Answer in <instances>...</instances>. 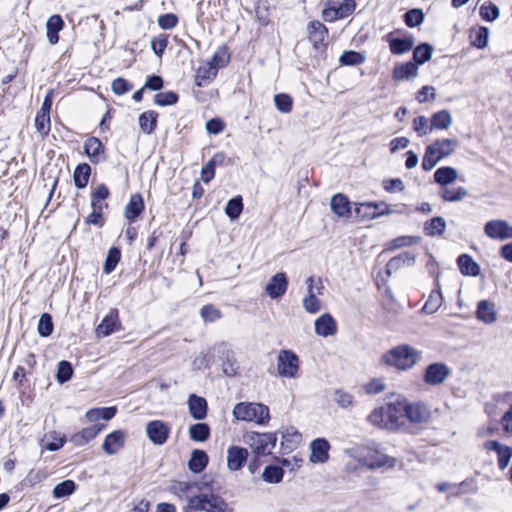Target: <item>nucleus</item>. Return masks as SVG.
I'll return each mask as SVG.
<instances>
[{
  "label": "nucleus",
  "mask_w": 512,
  "mask_h": 512,
  "mask_svg": "<svg viewBox=\"0 0 512 512\" xmlns=\"http://www.w3.org/2000/svg\"><path fill=\"white\" fill-rule=\"evenodd\" d=\"M422 359V352L407 344L393 347L385 352L381 360L384 364L399 371H408Z\"/></svg>",
  "instance_id": "f257e3e1"
},
{
  "label": "nucleus",
  "mask_w": 512,
  "mask_h": 512,
  "mask_svg": "<svg viewBox=\"0 0 512 512\" xmlns=\"http://www.w3.org/2000/svg\"><path fill=\"white\" fill-rule=\"evenodd\" d=\"M402 411V400H396L395 402L374 409L367 419L373 426L395 430L403 424Z\"/></svg>",
  "instance_id": "f03ea898"
},
{
  "label": "nucleus",
  "mask_w": 512,
  "mask_h": 512,
  "mask_svg": "<svg viewBox=\"0 0 512 512\" xmlns=\"http://www.w3.org/2000/svg\"><path fill=\"white\" fill-rule=\"evenodd\" d=\"M459 147L456 138L437 139L429 144L422 158V169L431 171L442 159L451 156Z\"/></svg>",
  "instance_id": "7ed1b4c3"
},
{
  "label": "nucleus",
  "mask_w": 512,
  "mask_h": 512,
  "mask_svg": "<svg viewBox=\"0 0 512 512\" xmlns=\"http://www.w3.org/2000/svg\"><path fill=\"white\" fill-rule=\"evenodd\" d=\"M232 414L238 421L254 422L258 425H266L270 420L269 408L261 403L240 402L234 406Z\"/></svg>",
  "instance_id": "20e7f679"
},
{
  "label": "nucleus",
  "mask_w": 512,
  "mask_h": 512,
  "mask_svg": "<svg viewBox=\"0 0 512 512\" xmlns=\"http://www.w3.org/2000/svg\"><path fill=\"white\" fill-rule=\"evenodd\" d=\"M357 461L358 464H355L352 461L347 462L346 469L348 471H354L358 467H366L370 470L381 468L392 469L397 464V459L395 457H392L379 449H370L367 455L360 457Z\"/></svg>",
  "instance_id": "39448f33"
},
{
  "label": "nucleus",
  "mask_w": 512,
  "mask_h": 512,
  "mask_svg": "<svg viewBox=\"0 0 512 512\" xmlns=\"http://www.w3.org/2000/svg\"><path fill=\"white\" fill-rule=\"evenodd\" d=\"M185 509L205 512H233L228 503L221 496L214 493H199L197 497L190 499Z\"/></svg>",
  "instance_id": "423d86ee"
},
{
  "label": "nucleus",
  "mask_w": 512,
  "mask_h": 512,
  "mask_svg": "<svg viewBox=\"0 0 512 512\" xmlns=\"http://www.w3.org/2000/svg\"><path fill=\"white\" fill-rule=\"evenodd\" d=\"M244 442L256 456L271 454L277 442V434L272 432H249L244 435Z\"/></svg>",
  "instance_id": "0eeeda50"
},
{
  "label": "nucleus",
  "mask_w": 512,
  "mask_h": 512,
  "mask_svg": "<svg viewBox=\"0 0 512 512\" xmlns=\"http://www.w3.org/2000/svg\"><path fill=\"white\" fill-rule=\"evenodd\" d=\"M405 210V205H401L400 209L395 210L384 201L359 203L356 204L354 208L356 216L362 221L372 220L382 215H389L394 212L402 213Z\"/></svg>",
  "instance_id": "6e6552de"
},
{
  "label": "nucleus",
  "mask_w": 512,
  "mask_h": 512,
  "mask_svg": "<svg viewBox=\"0 0 512 512\" xmlns=\"http://www.w3.org/2000/svg\"><path fill=\"white\" fill-rule=\"evenodd\" d=\"M300 359L297 354L289 349L280 350L277 356V374L280 377L295 379L300 371Z\"/></svg>",
  "instance_id": "1a4fd4ad"
},
{
  "label": "nucleus",
  "mask_w": 512,
  "mask_h": 512,
  "mask_svg": "<svg viewBox=\"0 0 512 512\" xmlns=\"http://www.w3.org/2000/svg\"><path fill=\"white\" fill-rule=\"evenodd\" d=\"M306 284L307 294L302 300L303 308L307 313L316 314L321 310V301L318 296L322 295L324 286L320 279L315 281L313 277L307 278Z\"/></svg>",
  "instance_id": "9d476101"
},
{
  "label": "nucleus",
  "mask_w": 512,
  "mask_h": 512,
  "mask_svg": "<svg viewBox=\"0 0 512 512\" xmlns=\"http://www.w3.org/2000/svg\"><path fill=\"white\" fill-rule=\"evenodd\" d=\"M451 374L449 366L443 362L429 364L424 371L423 381L429 386L443 384Z\"/></svg>",
  "instance_id": "9b49d317"
},
{
  "label": "nucleus",
  "mask_w": 512,
  "mask_h": 512,
  "mask_svg": "<svg viewBox=\"0 0 512 512\" xmlns=\"http://www.w3.org/2000/svg\"><path fill=\"white\" fill-rule=\"evenodd\" d=\"M402 407L403 418L406 417L413 424H423L430 419V410L423 403H409L406 400H402Z\"/></svg>",
  "instance_id": "f8f14e48"
},
{
  "label": "nucleus",
  "mask_w": 512,
  "mask_h": 512,
  "mask_svg": "<svg viewBox=\"0 0 512 512\" xmlns=\"http://www.w3.org/2000/svg\"><path fill=\"white\" fill-rule=\"evenodd\" d=\"M484 233L493 240L512 239V225L502 219L490 220L484 225Z\"/></svg>",
  "instance_id": "ddd939ff"
},
{
  "label": "nucleus",
  "mask_w": 512,
  "mask_h": 512,
  "mask_svg": "<svg viewBox=\"0 0 512 512\" xmlns=\"http://www.w3.org/2000/svg\"><path fill=\"white\" fill-rule=\"evenodd\" d=\"M128 433L125 430H114L107 434L102 443V450L105 454L112 456L118 454L126 444Z\"/></svg>",
  "instance_id": "4468645a"
},
{
  "label": "nucleus",
  "mask_w": 512,
  "mask_h": 512,
  "mask_svg": "<svg viewBox=\"0 0 512 512\" xmlns=\"http://www.w3.org/2000/svg\"><path fill=\"white\" fill-rule=\"evenodd\" d=\"M486 451H493L497 455V464L500 470H505L512 458V447L497 440H488L483 443Z\"/></svg>",
  "instance_id": "2eb2a0df"
},
{
  "label": "nucleus",
  "mask_w": 512,
  "mask_h": 512,
  "mask_svg": "<svg viewBox=\"0 0 512 512\" xmlns=\"http://www.w3.org/2000/svg\"><path fill=\"white\" fill-rule=\"evenodd\" d=\"M146 434L153 444L163 445L169 438L170 426L161 420H153L147 423Z\"/></svg>",
  "instance_id": "dca6fc26"
},
{
  "label": "nucleus",
  "mask_w": 512,
  "mask_h": 512,
  "mask_svg": "<svg viewBox=\"0 0 512 512\" xmlns=\"http://www.w3.org/2000/svg\"><path fill=\"white\" fill-rule=\"evenodd\" d=\"M213 350L222 359V371L225 375L232 377L237 374L238 366L232 349L225 343L213 347Z\"/></svg>",
  "instance_id": "f3484780"
},
{
  "label": "nucleus",
  "mask_w": 512,
  "mask_h": 512,
  "mask_svg": "<svg viewBox=\"0 0 512 512\" xmlns=\"http://www.w3.org/2000/svg\"><path fill=\"white\" fill-rule=\"evenodd\" d=\"M120 329L119 312L117 309H111L96 327L95 332L98 337H107Z\"/></svg>",
  "instance_id": "a211bd4d"
},
{
  "label": "nucleus",
  "mask_w": 512,
  "mask_h": 512,
  "mask_svg": "<svg viewBox=\"0 0 512 512\" xmlns=\"http://www.w3.org/2000/svg\"><path fill=\"white\" fill-rule=\"evenodd\" d=\"M288 288V279L285 273L279 272L271 277L265 287V292L271 299L282 297Z\"/></svg>",
  "instance_id": "6ab92c4d"
},
{
  "label": "nucleus",
  "mask_w": 512,
  "mask_h": 512,
  "mask_svg": "<svg viewBox=\"0 0 512 512\" xmlns=\"http://www.w3.org/2000/svg\"><path fill=\"white\" fill-rule=\"evenodd\" d=\"M314 329L318 336L326 338L337 333L338 325L331 314L324 313L315 320Z\"/></svg>",
  "instance_id": "aec40b11"
},
{
  "label": "nucleus",
  "mask_w": 512,
  "mask_h": 512,
  "mask_svg": "<svg viewBox=\"0 0 512 512\" xmlns=\"http://www.w3.org/2000/svg\"><path fill=\"white\" fill-rule=\"evenodd\" d=\"M249 452L246 448L230 446L227 449V468L230 471H238L245 465Z\"/></svg>",
  "instance_id": "412c9836"
},
{
  "label": "nucleus",
  "mask_w": 512,
  "mask_h": 512,
  "mask_svg": "<svg viewBox=\"0 0 512 512\" xmlns=\"http://www.w3.org/2000/svg\"><path fill=\"white\" fill-rule=\"evenodd\" d=\"M330 444L324 438H317L310 444V461L312 463H325L329 458Z\"/></svg>",
  "instance_id": "4be33fe9"
},
{
  "label": "nucleus",
  "mask_w": 512,
  "mask_h": 512,
  "mask_svg": "<svg viewBox=\"0 0 512 512\" xmlns=\"http://www.w3.org/2000/svg\"><path fill=\"white\" fill-rule=\"evenodd\" d=\"M104 427L105 425L103 424H94L92 426L83 428L81 431L71 436L70 442L78 447L84 446L96 438Z\"/></svg>",
  "instance_id": "5701e85b"
},
{
  "label": "nucleus",
  "mask_w": 512,
  "mask_h": 512,
  "mask_svg": "<svg viewBox=\"0 0 512 512\" xmlns=\"http://www.w3.org/2000/svg\"><path fill=\"white\" fill-rule=\"evenodd\" d=\"M330 207L333 213L342 219H348L352 214V208L349 199L341 193H338L331 198Z\"/></svg>",
  "instance_id": "b1692460"
},
{
  "label": "nucleus",
  "mask_w": 512,
  "mask_h": 512,
  "mask_svg": "<svg viewBox=\"0 0 512 512\" xmlns=\"http://www.w3.org/2000/svg\"><path fill=\"white\" fill-rule=\"evenodd\" d=\"M189 413L195 420H203L207 416L208 404L205 398L196 394H191L188 397Z\"/></svg>",
  "instance_id": "393cba45"
},
{
  "label": "nucleus",
  "mask_w": 512,
  "mask_h": 512,
  "mask_svg": "<svg viewBox=\"0 0 512 512\" xmlns=\"http://www.w3.org/2000/svg\"><path fill=\"white\" fill-rule=\"evenodd\" d=\"M308 34L314 48L320 49L324 46V41L328 37V29L319 21H311L308 24Z\"/></svg>",
  "instance_id": "a878e982"
},
{
  "label": "nucleus",
  "mask_w": 512,
  "mask_h": 512,
  "mask_svg": "<svg viewBox=\"0 0 512 512\" xmlns=\"http://www.w3.org/2000/svg\"><path fill=\"white\" fill-rule=\"evenodd\" d=\"M196 489H198V486L195 483L184 481H174L169 488L170 492L179 499L187 500V505L191 498L197 497Z\"/></svg>",
  "instance_id": "bb28decb"
},
{
  "label": "nucleus",
  "mask_w": 512,
  "mask_h": 512,
  "mask_svg": "<svg viewBox=\"0 0 512 512\" xmlns=\"http://www.w3.org/2000/svg\"><path fill=\"white\" fill-rule=\"evenodd\" d=\"M476 317L485 324H493L497 321L495 304L489 300H481L477 304Z\"/></svg>",
  "instance_id": "cd10ccee"
},
{
  "label": "nucleus",
  "mask_w": 512,
  "mask_h": 512,
  "mask_svg": "<svg viewBox=\"0 0 512 512\" xmlns=\"http://www.w3.org/2000/svg\"><path fill=\"white\" fill-rule=\"evenodd\" d=\"M281 446L284 450H294L302 441L301 433L294 427H285L281 431Z\"/></svg>",
  "instance_id": "c85d7f7f"
},
{
  "label": "nucleus",
  "mask_w": 512,
  "mask_h": 512,
  "mask_svg": "<svg viewBox=\"0 0 512 512\" xmlns=\"http://www.w3.org/2000/svg\"><path fill=\"white\" fill-rule=\"evenodd\" d=\"M418 75V66L413 61H408L395 65L393 69V79L403 81L414 78Z\"/></svg>",
  "instance_id": "c756f323"
},
{
  "label": "nucleus",
  "mask_w": 512,
  "mask_h": 512,
  "mask_svg": "<svg viewBox=\"0 0 512 512\" xmlns=\"http://www.w3.org/2000/svg\"><path fill=\"white\" fill-rule=\"evenodd\" d=\"M458 178V172L451 166H443L434 172V181L441 188L453 184Z\"/></svg>",
  "instance_id": "7c9ffc66"
},
{
  "label": "nucleus",
  "mask_w": 512,
  "mask_h": 512,
  "mask_svg": "<svg viewBox=\"0 0 512 512\" xmlns=\"http://www.w3.org/2000/svg\"><path fill=\"white\" fill-rule=\"evenodd\" d=\"M457 265L460 272L465 276L476 277L481 272L479 264L468 254L458 256Z\"/></svg>",
  "instance_id": "2f4dec72"
},
{
  "label": "nucleus",
  "mask_w": 512,
  "mask_h": 512,
  "mask_svg": "<svg viewBox=\"0 0 512 512\" xmlns=\"http://www.w3.org/2000/svg\"><path fill=\"white\" fill-rule=\"evenodd\" d=\"M84 151L91 162L98 163L104 154V146L100 139L89 137L84 143Z\"/></svg>",
  "instance_id": "473e14b6"
},
{
  "label": "nucleus",
  "mask_w": 512,
  "mask_h": 512,
  "mask_svg": "<svg viewBox=\"0 0 512 512\" xmlns=\"http://www.w3.org/2000/svg\"><path fill=\"white\" fill-rule=\"evenodd\" d=\"M389 48L392 54L401 55L409 52L414 46V39L412 37L393 38L387 36Z\"/></svg>",
  "instance_id": "72a5a7b5"
},
{
  "label": "nucleus",
  "mask_w": 512,
  "mask_h": 512,
  "mask_svg": "<svg viewBox=\"0 0 512 512\" xmlns=\"http://www.w3.org/2000/svg\"><path fill=\"white\" fill-rule=\"evenodd\" d=\"M489 29L484 26L472 27L469 30L470 44L477 49H484L488 44Z\"/></svg>",
  "instance_id": "f704fd0d"
},
{
  "label": "nucleus",
  "mask_w": 512,
  "mask_h": 512,
  "mask_svg": "<svg viewBox=\"0 0 512 512\" xmlns=\"http://www.w3.org/2000/svg\"><path fill=\"white\" fill-rule=\"evenodd\" d=\"M144 210V201L140 194L136 193L130 197L125 206V217L130 221H135Z\"/></svg>",
  "instance_id": "c9c22d12"
},
{
  "label": "nucleus",
  "mask_w": 512,
  "mask_h": 512,
  "mask_svg": "<svg viewBox=\"0 0 512 512\" xmlns=\"http://www.w3.org/2000/svg\"><path fill=\"white\" fill-rule=\"evenodd\" d=\"M209 457L203 450L194 449L188 462V467L193 473H201L208 465Z\"/></svg>",
  "instance_id": "e433bc0d"
},
{
  "label": "nucleus",
  "mask_w": 512,
  "mask_h": 512,
  "mask_svg": "<svg viewBox=\"0 0 512 512\" xmlns=\"http://www.w3.org/2000/svg\"><path fill=\"white\" fill-rule=\"evenodd\" d=\"M218 69L210 61L203 63L196 73V84L203 86L213 80L217 75Z\"/></svg>",
  "instance_id": "4c0bfd02"
},
{
  "label": "nucleus",
  "mask_w": 512,
  "mask_h": 512,
  "mask_svg": "<svg viewBox=\"0 0 512 512\" xmlns=\"http://www.w3.org/2000/svg\"><path fill=\"white\" fill-rule=\"evenodd\" d=\"M430 121L433 130H447L452 125L453 118L448 110H441L435 112Z\"/></svg>",
  "instance_id": "58836bf2"
},
{
  "label": "nucleus",
  "mask_w": 512,
  "mask_h": 512,
  "mask_svg": "<svg viewBox=\"0 0 512 512\" xmlns=\"http://www.w3.org/2000/svg\"><path fill=\"white\" fill-rule=\"evenodd\" d=\"M116 412H117V410L115 407L92 408L86 412V418L90 422H96L100 419H104V420L108 421V420H111L115 416Z\"/></svg>",
  "instance_id": "ea45409f"
},
{
  "label": "nucleus",
  "mask_w": 512,
  "mask_h": 512,
  "mask_svg": "<svg viewBox=\"0 0 512 512\" xmlns=\"http://www.w3.org/2000/svg\"><path fill=\"white\" fill-rule=\"evenodd\" d=\"M91 175V167L87 163L79 164L74 171L73 179L75 186L83 189L87 186Z\"/></svg>",
  "instance_id": "a19ab883"
},
{
  "label": "nucleus",
  "mask_w": 512,
  "mask_h": 512,
  "mask_svg": "<svg viewBox=\"0 0 512 512\" xmlns=\"http://www.w3.org/2000/svg\"><path fill=\"white\" fill-rule=\"evenodd\" d=\"M158 114L155 111L149 110L142 113L139 117V125L142 132L151 134L157 126Z\"/></svg>",
  "instance_id": "79ce46f5"
},
{
  "label": "nucleus",
  "mask_w": 512,
  "mask_h": 512,
  "mask_svg": "<svg viewBox=\"0 0 512 512\" xmlns=\"http://www.w3.org/2000/svg\"><path fill=\"white\" fill-rule=\"evenodd\" d=\"M443 303V296L439 288H436L431 291L427 301L425 302L422 310L426 314L435 313Z\"/></svg>",
  "instance_id": "37998d69"
},
{
  "label": "nucleus",
  "mask_w": 512,
  "mask_h": 512,
  "mask_svg": "<svg viewBox=\"0 0 512 512\" xmlns=\"http://www.w3.org/2000/svg\"><path fill=\"white\" fill-rule=\"evenodd\" d=\"M439 195L445 202H457L467 196V190L464 187L449 188L447 186L440 189Z\"/></svg>",
  "instance_id": "c03bdc74"
},
{
  "label": "nucleus",
  "mask_w": 512,
  "mask_h": 512,
  "mask_svg": "<svg viewBox=\"0 0 512 512\" xmlns=\"http://www.w3.org/2000/svg\"><path fill=\"white\" fill-rule=\"evenodd\" d=\"M189 437L195 442H205L210 437V427L206 423H196L189 428Z\"/></svg>",
  "instance_id": "a18cd8bd"
},
{
  "label": "nucleus",
  "mask_w": 512,
  "mask_h": 512,
  "mask_svg": "<svg viewBox=\"0 0 512 512\" xmlns=\"http://www.w3.org/2000/svg\"><path fill=\"white\" fill-rule=\"evenodd\" d=\"M446 229V222L442 217H434L427 221L424 226V231L429 236H440Z\"/></svg>",
  "instance_id": "49530a36"
},
{
  "label": "nucleus",
  "mask_w": 512,
  "mask_h": 512,
  "mask_svg": "<svg viewBox=\"0 0 512 512\" xmlns=\"http://www.w3.org/2000/svg\"><path fill=\"white\" fill-rule=\"evenodd\" d=\"M432 52L433 48L429 44L423 43L418 45L413 51V62L417 66L424 64L431 59Z\"/></svg>",
  "instance_id": "de8ad7c7"
},
{
  "label": "nucleus",
  "mask_w": 512,
  "mask_h": 512,
  "mask_svg": "<svg viewBox=\"0 0 512 512\" xmlns=\"http://www.w3.org/2000/svg\"><path fill=\"white\" fill-rule=\"evenodd\" d=\"M284 472L282 467L269 465L265 467L262 473V478L265 482L271 484L280 483L283 479Z\"/></svg>",
  "instance_id": "09e8293b"
},
{
  "label": "nucleus",
  "mask_w": 512,
  "mask_h": 512,
  "mask_svg": "<svg viewBox=\"0 0 512 512\" xmlns=\"http://www.w3.org/2000/svg\"><path fill=\"white\" fill-rule=\"evenodd\" d=\"M76 490V483L73 480H65L57 484L53 489V497L60 499L70 496Z\"/></svg>",
  "instance_id": "8fccbe9b"
},
{
  "label": "nucleus",
  "mask_w": 512,
  "mask_h": 512,
  "mask_svg": "<svg viewBox=\"0 0 512 512\" xmlns=\"http://www.w3.org/2000/svg\"><path fill=\"white\" fill-rule=\"evenodd\" d=\"M365 60V55L356 51H345L339 59L340 63L345 66H357L363 64Z\"/></svg>",
  "instance_id": "3c124183"
},
{
  "label": "nucleus",
  "mask_w": 512,
  "mask_h": 512,
  "mask_svg": "<svg viewBox=\"0 0 512 512\" xmlns=\"http://www.w3.org/2000/svg\"><path fill=\"white\" fill-rule=\"evenodd\" d=\"M499 14V8L492 2H485L479 8L480 17L488 22L496 20Z\"/></svg>",
  "instance_id": "603ef678"
},
{
  "label": "nucleus",
  "mask_w": 512,
  "mask_h": 512,
  "mask_svg": "<svg viewBox=\"0 0 512 512\" xmlns=\"http://www.w3.org/2000/svg\"><path fill=\"white\" fill-rule=\"evenodd\" d=\"M242 211L243 203L241 196L230 199L225 207V213L231 220L237 219Z\"/></svg>",
  "instance_id": "864d4df0"
},
{
  "label": "nucleus",
  "mask_w": 512,
  "mask_h": 512,
  "mask_svg": "<svg viewBox=\"0 0 512 512\" xmlns=\"http://www.w3.org/2000/svg\"><path fill=\"white\" fill-rule=\"evenodd\" d=\"M35 128L42 137H46L51 130L50 114L37 112L35 117Z\"/></svg>",
  "instance_id": "5fc2aeb1"
},
{
  "label": "nucleus",
  "mask_w": 512,
  "mask_h": 512,
  "mask_svg": "<svg viewBox=\"0 0 512 512\" xmlns=\"http://www.w3.org/2000/svg\"><path fill=\"white\" fill-rule=\"evenodd\" d=\"M413 129L419 137L428 135L433 131L431 121L425 116H418L413 120Z\"/></svg>",
  "instance_id": "6e6d98bb"
},
{
  "label": "nucleus",
  "mask_w": 512,
  "mask_h": 512,
  "mask_svg": "<svg viewBox=\"0 0 512 512\" xmlns=\"http://www.w3.org/2000/svg\"><path fill=\"white\" fill-rule=\"evenodd\" d=\"M121 258V252L118 248L112 247L108 251L107 258L104 263L103 270L106 274H110L114 271Z\"/></svg>",
  "instance_id": "4d7b16f0"
},
{
  "label": "nucleus",
  "mask_w": 512,
  "mask_h": 512,
  "mask_svg": "<svg viewBox=\"0 0 512 512\" xmlns=\"http://www.w3.org/2000/svg\"><path fill=\"white\" fill-rule=\"evenodd\" d=\"M109 189L106 185L101 184L97 186L94 191L91 194V205H99L102 206V208H107V204L103 203L105 199L109 197Z\"/></svg>",
  "instance_id": "13d9d810"
},
{
  "label": "nucleus",
  "mask_w": 512,
  "mask_h": 512,
  "mask_svg": "<svg viewBox=\"0 0 512 512\" xmlns=\"http://www.w3.org/2000/svg\"><path fill=\"white\" fill-rule=\"evenodd\" d=\"M276 108L282 113H290L292 110L293 100L285 93L276 94L274 97Z\"/></svg>",
  "instance_id": "bf43d9fd"
},
{
  "label": "nucleus",
  "mask_w": 512,
  "mask_h": 512,
  "mask_svg": "<svg viewBox=\"0 0 512 512\" xmlns=\"http://www.w3.org/2000/svg\"><path fill=\"white\" fill-rule=\"evenodd\" d=\"M333 400L338 406L344 409L351 407L354 403L353 396L342 389L334 391Z\"/></svg>",
  "instance_id": "052dcab7"
},
{
  "label": "nucleus",
  "mask_w": 512,
  "mask_h": 512,
  "mask_svg": "<svg viewBox=\"0 0 512 512\" xmlns=\"http://www.w3.org/2000/svg\"><path fill=\"white\" fill-rule=\"evenodd\" d=\"M215 351L212 349L207 353H201L195 357L193 366L197 370H203L210 366L215 357Z\"/></svg>",
  "instance_id": "680f3d73"
},
{
  "label": "nucleus",
  "mask_w": 512,
  "mask_h": 512,
  "mask_svg": "<svg viewBox=\"0 0 512 512\" xmlns=\"http://www.w3.org/2000/svg\"><path fill=\"white\" fill-rule=\"evenodd\" d=\"M178 95L172 91L160 92L154 96V103L158 106H168L177 103Z\"/></svg>",
  "instance_id": "e2e57ef3"
},
{
  "label": "nucleus",
  "mask_w": 512,
  "mask_h": 512,
  "mask_svg": "<svg viewBox=\"0 0 512 512\" xmlns=\"http://www.w3.org/2000/svg\"><path fill=\"white\" fill-rule=\"evenodd\" d=\"M53 327L51 315L48 313L42 314L38 322V333L43 337H47L52 334Z\"/></svg>",
  "instance_id": "0e129e2a"
},
{
  "label": "nucleus",
  "mask_w": 512,
  "mask_h": 512,
  "mask_svg": "<svg viewBox=\"0 0 512 512\" xmlns=\"http://www.w3.org/2000/svg\"><path fill=\"white\" fill-rule=\"evenodd\" d=\"M200 315L205 322H215L221 318L222 313L218 308L209 304L201 308Z\"/></svg>",
  "instance_id": "69168bd1"
},
{
  "label": "nucleus",
  "mask_w": 512,
  "mask_h": 512,
  "mask_svg": "<svg viewBox=\"0 0 512 512\" xmlns=\"http://www.w3.org/2000/svg\"><path fill=\"white\" fill-rule=\"evenodd\" d=\"M73 375V369L68 361H60L57 370V380L59 383H65L71 379Z\"/></svg>",
  "instance_id": "338daca9"
},
{
  "label": "nucleus",
  "mask_w": 512,
  "mask_h": 512,
  "mask_svg": "<svg viewBox=\"0 0 512 512\" xmlns=\"http://www.w3.org/2000/svg\"><path fill=\"white\" fill-rule=\"evenodd\" d=\"M424 19V15L419 9H412L405 13L404 21L405 24L409 27L419 26Z\"/></svg>",
  "instance_id": "774afa93"
}]
</instances>
